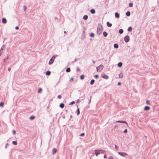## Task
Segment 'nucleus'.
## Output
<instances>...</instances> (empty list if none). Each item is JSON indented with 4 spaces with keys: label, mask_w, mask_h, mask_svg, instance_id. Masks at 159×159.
Instances as JSON below:
<instances>
[{
    "label": "nucleus",
    "mask_w": 159,
    "mask_h": 159,
    "mask_svg": "<svg viewBox=\"0 0 159 159\" xmlns=\"http://www.w3.org/2000/svg\"><path fill=\"white\" fill-rule=\"evenodd\" d=\"M12 133H13V134H15V133H16V131H15V130H13L12 131Z\"/></svg>",
    "instance_id": "41"
},
{
    "label": "nucleus",
    "mask_w": 159,
    "mask_h": 159,
    "mask_svg": "<svg viewBox=\"0 0 159 159\" xmlns=\"http://www.w3.org/2000/svg\"><path fill=\"white\" fill-rule=\"evenodd\" d=\"M129 38L128 36H126L124 38V40L126 42H129Z\"/></svg>",
    "instance_id": "3"
},
{
    "label": "nucleus",
    "mask_w": 159,
    "mask_h": 159,
    "mask_svg": "<svg viewBox=\"0 0 159 159\" xmlns=\"http://www.w3.org/2000/svg\"><path fill=\"white\" fill-rule=\"evenodd\" d=\"M103 35L104 37H106L107 35V33L105 31H104L103 32Z\"/></svg>",
    "instance_id": "16"
},
{
    "label": "nucleus",
    "mask_w": 159,
    "mask_h": 159,
    "mask_svg": "<svg viewBox=\"0 0 159 159\" xmlns=\"http://www.w3.org/2000/svg\"><path fill=\"white\" fill-rule=\"evenodd\" d=\"M88 18V16L87 15H85L83 17V19L84 20H86Z\"/></svg>",
    "instance_id": "18"
},
{
    "label": "nucleus",
    "mask_w": 159,
    "mask_h": 159,
    "mask_svg": "<svg viewBox=\"0 0 159 159\" xmlns=\"http://www.w3.org/2000/svg\"><path fill=\"white\" fill-rule=\"evenodd\" d=\"M90 12L92 14H94L95 13V11L94 9H92L91 10Z\"/></svg>",
    "instance_id": "14"
},
{
    "label": "nucleus",
    "mask_w": 159,
    "mask_h": 159,
    "mask_svg": "<svg viewBox=\"0 0 159 159\" xmlns=\"http://www.w3.org/2000/svg\"><path fill=\"white\" fill-rule=\"evenodd\" d=\"M15 29H16V30H18V29H19V28H18V26H16L15 27Z\"/></svg>",
    "instance_id": "45"
},
{
    "label": "nucleus",
    "mask_w": 159,
    "mask_h": 159,
    "mask_svg": "<svg viewBox=\"0 0 159 159\" xmlns=\"http://www.w3.org/2000/svg\"><path fill=\"white\" fill-rule=\"evenodd\" d=\"M94 77L95 78H98V75H95V76H94Z\"/></svg>",
    "instance_id": "36"
},
{
    "label": "nucleus",
    "mask_w": 159,
    "mask_h": 159,
    "mask_svg": "<svg viewBox=\"0 0 159 159\" xmlns=\"http://www.w3.org/2000/svg\"><path fill=\"white\" fill-rule=\"evenodd\" d=\"M1 54H0V56H1Z\"/></svg>",
    "instance_id": "51"
},
{
    "label": "nucleus",
    "mask_w": 159,
    "mask_h": 159,
    "mask_svg": "<svg viewBox=\"0 0 159 159\" xmlns=\"http://www.w3.org/2000/svg\"><path fill=\"white\" fill-rule=\"evenodd\" d=\"M115 16L117 18H119L120 16L119 14L117 12H116L115 13Z\"/></svg>",
    "instance_id": "12"
},
{
    "label": "nucleus",
    "mask_w": 159,
    "mask_h": 159,
    "mask_svg": "<svg viewBox=\"0 0 159 159\" xmlns=\"http://www.w3.org/2000/svg\"><path fill=\"white\" fill-rule=\"evenodd\" d=\"M133 4L132 3H130L129 4V6L130 7H133Z\"/></svg>",
    "instance_id": "31"
},
{
    "label": "nucleus",
    "mask_w": 159,
    "mask_h": 159,
    "mask_svg": "<svg viewBox=\"0 0 159 159\" xmlns=\"http://www.w3.org/2000/svg\"><path fill=\"white\" fill-rule=\"evenodd\" d=\"M90 36L92 37H93L94 36V34L93 33H91L90 34Z\"/></svg>",
    "instance_id": "32"
},
{
    "label": "nucleus",
    "mask_w": 159,
    "mask_h": 159,
    "mask_svg": "<svg viewBox=\"0 0 159 159\" xmlns=\"http://www.w3.org/2000/svg\"><path fill=\"white\" fill-rule=\"evenodd\" d=\"M84 133H83L80 134V136H84Z\"/></svg>",
    "instance_id": "44"
},
{
    "label": "nucleus",
    "mask_w": 159,
    "mask_h": 159,
    "mask_svg": "<svg viewBox=\"0 0 159 159\" xmlns=\"http://www.w3.org/2000/svg\"><path fill=\"white\" fill-rule=\"evenodd\" d=\"M119 77L120 78H122L123 77V74L122 73H120L119 75Z\"/></svg>",
    "instance_id": "26"
},
{
    "label": "nucleus",
    "mask_w": 159,
    "mask_h": 159,
    "mask_svg": "<svg viewBox=\"0 0 159 159\" xmlns=\"http://www.w3.org/2000/svg\"><path fill=\"white\" fill-rule=\"evenodd\" d=\"M12 144L14 145H16L17 144V142L16 141H13L12 142Z\"/></svg>",
    "instance_id": "29"
},
{
    "label": "nucleus",
    "mask_w": 159,
    "mask_h": 159,
    "mask_svg": "<svg viewBox=\"0 0 159 159\" xmlns=\"http://www.w3.org/2000/svg\"><path fill=\"white\" fill-rule=\"evenodd\" d=\"M70 69L69 68H68L66 69V71L67 72H69L70 71Z\"/></svg>",
    "instance_id": "25"
},
{
    "label": "nucleus",
    "mask_w": 159,
    "mask_h": 159,
    "mask_svg": "<svg viewBox=\"0 0 159 159\" xmlns=\"http://www.w3.org/2000/svg\"><path fill=\"white\" fill-rule=\"evenodd\" d=\"M116 122H117V123H125V124L127 125V126H128V123L126 121H116Z\"/></svg>",
    "instance_id": "7"
},
{
    "label": "nucleus",
    "mask_w": 159,
    "mask_h": 159,
    "mask_svg": "<svg viewBox=\"0 0 159 159\" xmlns=\"http://www.w3.org/2000/svg\"><path fill=\"white\" fill-rule=\"evenodd\" d=\"M6 19L4 18H3L2 19V22L4 24H5L6 23Z\"/></svg>",
    "instance_id": "10"
},
{
    "label": "nucleus",
    "mask_w": 159,
    "mask_h": 159,
    "mask_svg": "<svg viewBox=\"0 0 159 159\" xmlns=\"http://www.w3.org/2000/svg\"><path fill=\"white\" fill-rule=\"evenodd\" d=\"M75 103V102L74 101H72L70 102V105H72L74 104Z\"/></svg>",
    "instance_id": "35"
},
{
    "label": "nucleus",
    "mask_w": 159,
    "mask_h": 159,
    "mask_svg": "<svg viewBox=\"0 0 159 159\" xmlns=\"http://www.w3.org/2000/svg\"><path fill=\"white\" fill-rule=\"evenodd\" d=\"M74 80V78L73 77H72L70 78V80L71 81H73Z\"/></svg>",
    "instance_id": "43"
},
{
    "label": "nucleus",
    "mask_w": 159,
    "mask_h": 159,
    "mask_svg": "<svg viewBox=\"0 0 159 159\" xmlns=\"http://www.w3.org/2000/svg\"><path fill=\"white\" fill-rule=\"evenodd\" d=\"M122 63L121 62H120L118 64V66L119 67H121L122 66Z\"/></svg>",
    "instance_id": "15"
},
{
    "label": "nucleus",
    "mask_w": 159,
    "mask_h": 159,
    "mask_svg": "<svg viewBox=\"0 0 159 159\" xmlns=\"http://www.w3.org/2000/svg\"><path fill=\"white\" fill-rule=\"evenodd\" d=\"M59 106L61 108H62L64 107V104L61 103L60 104Z\"/></svg>",
    "instance_id": "17"
},
{
    "label": "nucleus",
    "mask_w": 159,
    "mask_h": 159,
    "mask_svg": "<svg viewBox=\"0 0 159 159\" xmlns=\"http://www.w3.org/2000/svg\"><path fill=\"white\" fill-rule=\"evenodd\" d=\"M57 152V149L56 148H53L52 149V153L53 154H54Z\"/></svg>",
    "instance_id": "11"
},
{
    "label": "nucleus",
    "mask_w": 159,
    "mask_h": 159,
    "mask_svg": "<svg viewBox=\"0 0 159 159\" xmlns=\"http://www.w3.org/2000/svg\"><path fill=\"white\" fill-rule=\"evenodd\" d=\"M132 30V28L131 27H129L128 28V31L130 32Z\"/></svg>",
    "instance_id": "28"
},
{
    "label": "nucleus",
    "mask_w": 159,
    "mask_h": 159,
    "mask_svg": "<svg viewBox=\"0 0 159 159\" xmlns=\"http://www.w3.org/2000/svg\"><path fill=\"white\" fill-rule=\"evenodd\" d=\"M103 66L102 65H100L99 66L97 67V72H100L103 69Z\"/></svg>",
    "instance_id": "1"
},
{
    "label": "nucleus",
    "mask_w": 159,
    "mask_h": 159,
    "mask_svg": "<svg viewBox=\"0 0 159 159\" xmlns=\"http://www.w3.org/2000/svg\"><path fill=\"white\" fill-rule=\"evenodd\" d=\"M118 153L120 155L123 157H125V155H128V154L125 152H119Z\"/></svg>",
    "instance_id": "4"
},
{
    "label": "nucleus",
    "mask_w": 159,
    "mask_h": 159,
    "mask_svg": "<svg viewBox=\"0 0 159 159\" xmlns=\"http://www.w3.org/2000/svg\"><path fill=\"white\" fill-rule=\"evenodd\" d=\"M102 78L104 79H107L108 78V76L106 75L103 74L102 75Z\"/></svg>",
    "instance_id": "6"
},
{
    "label": "nucleus",
    "mask_w": 159,
    "mask_h": 159,
    "mask_svg": "<svg viewBox=\"0 0 159 159\" xmlns=\"http://www.w3.org/2000/svg\"><path fill=\"white\" fill-rule=\"evenodd\" d=\"M146 103L147 104H148V105L150 104V103H149V101L148 100L146 101Z\"/></svg>",
    "instance_id": "37"
},
{
    "label": "nucleus",
    "mask_w": 159,
    "mask_h": 159,
    "mask_svg": "<svg viewBox=\"0 0 159 159\" xmlns=\"http://www.w3.org/2000/svg\"><path fill=\"white\" fill-rule=\"evenodd\" d=\"M102 30H101V29L99 28H97V32L99 34H100L102 32Z\"/></svg>",
    "instance_id": "8"
},
{
    "label": "nucleus",
    "mask_w": 159,
    "mask_h": 159,
    "mask_svg": "<svg viewBox=\"0 0 159 159\" xmlns=\"http://www.w3.org/2000/svg\"><path fill=\"white\" fill-rule=\"evenodd\" d=\"M34 118H35L34 116H30V119L31 120H33L34 119Z\"/></svg>",
    "instance_id": "20"
},
{
    "label": "nucleus",
    "mask_w": 159,
    "mask_h": 159,
    "mask_svg": "<svg viewBox=\"0 0 159 159\" xmlns=\"http://www.w3.org/2000/svg\"><path fill=\"white\" fill-rule=\"evenodd\" d=\"M107 26L109 27H110L112 26V24L110 23L109 22H107Z\"/></svg>",
    "instance_id": "13"
},
{
    "label": "nucleus",
    "mask_w": 159,
    "mask_h": 159,
    "mask_svg": "<svg viewBox=\"0 0 159 159\" xmlns=\"http://www.w3.org/2000/svg\"><path fill=\"white\" fill-rule=\"evenodd\" d=\"M55 58V57L54 56H52L51 58L49 60V65H51L53 62Z\"/></svg>",
    "instance_id": "2"
},
{
    "label": "nucleus",
    "mask_w": 159,
    "mask_h": 159,
    "mask_svg": "<svg viewBox=\"0 0 159 159\" xmlns=\"http://www.w3.org/2000/svg\"><path fill=\"white\" fill-rule=\"evenodd\" d=\"M114 46L115 48H117L118 47V45L117 44H115L114 45Z\"/></svg>",
    "instance_id": "19"
},
{
    "label": "nucleus",
    "mask_w": 159,
    "mask_h": 159,
    "mask_svg": "<svg viewBox=\"0 0 159 159\" xmlns=\"http://www.w3.org/2000/svg\"><path fill=\"white\" fill-rule=\"evenodd\" d=\"M57 97L58 98L60 99L61 98V95H58Z\"/></svg>",
    "instance_id": "38"
},
{
    "label": "nucleus",
    "mask_w": 159,
    "mask_h": 159,
    "mask_svg": "<svg viewBox=\"0 0 159 159\" xmlns=\"http://www.w3.org/2000/svg\"><path fill=\"white\" fill-rule=\"evenodd\" d=\"M150 109V107H149L147 106H145V107L144 108V110L145 111H148V110H149Z\"/></svg>",
    "instance_id": "9"
},
{
    "label": "nucleus",
    "mask_w": 159,
    "mask_h": 159,
    "mask_svg": "<svg viewBox=\"0 0 159 159\" xmlns=\"http://www.w3.org/2000/svg\"><path fill=\"white\" fill-rule=\"evenodd\" d=\"M4 105V103L3 102H1L0 103V106L3 107Z\"/></svg>",
    "instance_id": "30"
},
{
    "label": "nucleus",
    "mask_w": 159,
    "mask_h": 159,
    "mask_svg": "<svg viewBox=\"0 0 159 159\" xmlns=\"http://www.w3.org/2000/svg\"><path fill=\"white\" fill-rule=\"evenodd\" d=\"M119 32L120 34H122L123 32V30L122 29H120L119 30Z\"/></svg>",
    "instance_id": "27"
},
{
    "label": "nucleus",
    "mask_w": 159,
    "mask_h": 159,
    "mask_svg": "<svg viewBox=\"0 0 159 159\" xmlns=\"http://www.w3.org/2000/svg\"><path fill=\"white\" fill-rule=\"evenodd\" d=\"M100 150V151L102 152V153H104V152H105V151L104 150Z\"/></svg>",
    "instance_id": "39"
},
{
    "label": "nucleus",
    "mask_w": 159,
    "mask_h": 159,
    "mask_svg": "<svg viewBox=\"0 0 159 159\" xmlns=\"http://www.w3.org/2000/svg\"><path fill=\"white\" fill-rule=\"evenodd\" d=\"M127 132V130L126 129H125V130L124 131V133H126Z\"/></svg>",
    "instance_id": "40"
},
{
    "label": "nucleus",
    "mask_w": 159,
    "mask_h": 159,
    "mask_svg": "<svg viewBox=\"0 0 159 159\" xmlns=\"http://www.w3.org/2000/svg\"><path fill=\"white\" fill-rule=\"evenodd\" d=\"M94 81H95L94 80H92L90 82V84L91 85H92L94 83Z\"/></svg>",
    "instance_id": "24"
},
{
    "label": "nucleus",
    "mask_w": 159,
    "mask_h": 159,
    "mask_svg": "<svg viewBox=\"0 0 159 159\" xmlns=\"http://www.w3.org/2000/svg\"><path fill=\"white\" fill-rule=\"evenodd\" d=\"M80 113L79 109V108H78L77 110V115H79Z\"/></svg>",
    "instance_id": "34"
},
{
    "label": "nucleus",
    "mask_w": 159,
    "mask_h": 159,
    "mask_svg": "<svg viewBox=\"0 0 159 159\" xmlns=\"http://www.w3.org/2000/svg\"><path fill=\"white\" fill-rule=\"evenodd\" d=\"M42 89L41 88L39 89L38 90V93H40L42 91Z\"/></svg>",
    "instance_id": "33"
},
{
    "label": "nucleus",
    "mask_w": 159,
    "mask_h": 159,
    "mask_svg": "<svg viewBox=\"0 0 159 159\" xmlns=\"http://www.w3.org/2000/svg\"><path fill=\"white\" fill-rule=\"evenodd\" d=\"M108 159H113V158L112 157H109L108 158Z\"/></svg>",
    "instance_id": "42"
},
{
    "label": "nucleus",
    "mask_w": 159,
    "mask_h": 159,
    "mask_svg": "<svg viewBox=\"0 0 159 159\" xmlns=\"http://www.w3.org/2000/svg\"><path fill=\"white\" fill-rule=\"evenodd\" d=\"M100 150H95V154L97 156L100 153Z\"/></svg>",
    "instance_id": "5"
},
{
    "label": "nucleus",
    "mask_w": 159,
    "mask_h": 159,
    "mask_svg": "<svg viewBox=\"0 0 159 159\" xmlns=\"http://www.w3.org/2000/svg\"><path fill=\"white\" fill-rule=\"evenodd\" d=\"M106 157H107L106 155H105L104 156V158H106Z\"/></svg>",
    "instance_id": "49"
},
{
    "label": "nucleus",
    "mask_w": 159,
    "mask_h": 159,
    "mask_svg": "<svg viewBox=\"0 0 159 159\" xmlns=\"http://www.w3.org/2000/svg\"><path fill=\"white\" fill-rule=\"evenodd\" d=\"M51 72L49 71H48L46 72V75H49L50 74Z\"/></svg>",
    "instance_id": "21"
},
{
    "label": "nucleus",
    "mask_w": 159,
    "mask_h": 159,
    "mask_svg": "<svg viewBox=\"0 0 159 159\" xmlns=\"http://www.w3.org/2000/svg\"><path fill=\"white\" fill-rule=\"evenodd\" d=\"M120 84H121V83H120V82H119L118 83V85H120Z\"/></svg>",
    "instance_id": "46"
},
{
    "label": "nucleus",
    "mask_w": 159,
    "mask_h": 159,
    "mask_svg": "<svg viewBox=\"0 0 159 159\" xmlns=\"http://www.w3.org/2000/svg\"><path fill=\"white\" fill-rule=\"evenodd\" d=\"M115 148L117 149H118V147H117V146L116 145H115Z\"/></svg>",
    "instance_id": "47"
},
{
    "label": "nucleus",
    "mask_w": 159,
    "mask_h": 159,
    "mask_svg": "<svg viewBox=\"0 0 159 159\" xmlns=\"http://www.w3.org/2000/svg\"><path fill=\"white\" fill-rule=\"evenodd\" d=\"M84 75H82L80 76V79L81 80H83L84 79Z\"/></svg>",
    "instance_id": "22"
},
{
    "label": "nucleus",
    "mask_w": 159,
    "mask_h": 159,
    "mask_svg": "<svg viewBox=\"0 0 159 159\" xmlns=\"http://www.w3.org/2000/svg\"><path fill=\"white\" fill-rule=\"evenodd\" d=\"M93 63H95V62L94 61H93Z\"/></svg>",
    "instance_id": "50"
},
{
    "label": "nucleus",
    "mask_w": 159,
    "mask_h": 159,
    "mask_svg": "<svg viewBox=\"0 0 159 159\" xmlns=\"http://www.w3.org/2000/svg\"><path fill=\"white\" fill-rule=\"evenodd\" d=\"M8 70L9 71H10V70H11V68H8Z\"/></svg>",
    "instance_id": "48"
},
{
    "label": "nucleus",
    "mask_w": 159,
    "mask_h": 159,
    "mask_svg": "<svg viewBox=\"0 0 159 159\" xmlns=\"http://www.w3.org/2000/svg\"><path fill=\"white\" fill-rule=\"evenodd\" d=\"M130 12L129 11H127L126 13V15L127 16H129L130 15Z\"/></svg>",
    "instance_id": "23"
}]
</instances>
